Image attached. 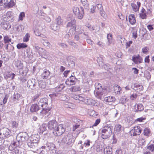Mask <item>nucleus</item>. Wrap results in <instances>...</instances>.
Here are the masks:
<instances>
[{"label": "nucleus", "instance_id": "1", "mask_svg": "<svg viewBox=\"0 0 154 154\" xmlns=\"http://www.w3.org/2000/svg\"><path fill=\"white\" fill-rule=\"evenodd\" d=\"M96 89L94 91V94L97 98L101 99L104 97L107 93V90L106 88H102L101 85L99 83L95 84Z\"/></svg>", "mask_w": 154, "mask_h": 154}, {"label": "nucleus", "instance_id": "2", "mask_svg": "<svg viewBox=\"0 0 154 154\" xmlns=\"http://www.w3.org/2000/svg\"><path fill=\"white\" fill-rule=\"evenodd\" d=\"M101 137L103 139H106L109 137L112 132V129L108 126L103 127L101 130Z\"/></svg>", "mask_w": 154, "mask_h": 154}, {"label": "nucleus", "instance_id": "3", "mask_svg": "<svg viewBox=\"0 0 154 154\" xmlns=\"http://www.w3.org/2000/svg\"><path fill=\"white\" fill-rule=\"evenodd\" d=\"M73 12L74 14L79 19H82L84 14V9L81 7L80 9L76 6H74L72 8Z\"/></svg>", "mask_w": 154, "mask_h": 154}, {"label": "nucleus", "instance_id": "4", "mask_svg": "<svg viewBox=\"0 0 154 154\" xmlns=\"http://www.w3.org/2000/svg\"><path fill=\"white\" fill-rule=\"evenodd\" d=\"M65 131V128L62 124L58 125L56 128L53 131L52 133L56 137L60 136L63 134Z\"/></svg>", "mask_w": 154, "mask_h": 154}, {"label": "nucleus", "instance_id": "5", "mask_svg": "<svg viewBox=\"0 0 154 154\" xmlns=\"http://www.w3.org/2000/svg\"><path fill=\"white\" fill-rule=\"evenodd\" d=\"M142 130V128L140 126H135L131 130L130 133L131 136L139 135Z\"/></svg>", "mask_w": 154, "mask_h": 154}, {"label": "nucleus", "instance_id": "6", "mask_svg": "<svg viewBox=\"0 0 154 154\" xmlns=\"http://www.w3.org/2000/svg\"><path fill=\"white\" fill-rule=\"evenodd\" d=\"M10 131L7 128H4L1 129L0 131V137L5 139L9 137Z\"/></svg>", "mask_w": 154, "mask_h": 154}, {"label": "nucleus", "instance_id": "7", "mask_svg": "<svg viewBox=\"0 0 154 154\" xmlns=\"http://www.w3.org/2000/svg\"><path fill=\"white\" fill-rule=\"evenodd\" d=\"M58 124L57 121L54 120L49 121L48 123V127L49 129L54 131L56 128Z\"/></svg>", "mask_w": 154, "mask_h": 154}, {"label": "nucleus", "instance_id": "8", "mask_svg": "<svg viewBox=\"0 0 154 154\" xmlns=\"http://www.w3.org/2000/svg\"><path fill=\"white\" fill-rule=\"evenodd\" d=\"M38 104L42 108L48 107V99L45 98L40 99L38 102Z\"/></svg>", "mask_w": 154, "mask_h": 154}, {"label": "nucleus", "instance_id": "9", "mask_svg": "<svg viewBox=\"0 0 154 154\" xmlns=\"http://www.w3.org/2000/svg\"><path fill=\"white\" fill-rule=\"evenodd\" d=\"M76 20L73 16L68 17V28L72 27V26H75Z\"/></svg>", "mask_w": 154, "mask_h": 154}, {"label": "nucleus", "instance_id": "10", "mask_svg": "<svg viewBox=\"0 0 154 154\" xmlns=\"http://www.w3.org/2000/svg\"><path fill=\"white\" fill-rule=\"evenodd\" d=\"M82 83L88 88L90 87L91 85L92 81L90 79L85 78V76L84 78L83 77H82Z\"/></svg>", "mask_w": 154, "mask_h": 154}, {"label": "nucleus", "instance_id": "11", "mask_svg": "<svg viewBox=\"0 0 154 154\" xmlns=\"http://www.w3.org/2000/svg\"><path fill=\"white\" fill-rule=\"evenodd\" d=\"M74 58L72 56H70L68 57V66L69 67L72 68L74 67Z\"/></svg>", "mask_w": 154, "mask_h": 154}, {"label": "nucleus", "instance_id": "12", "mask_svg": "<svg viewBox=\"0 0 154 154\" xmlns=\"http://www.w3.org/2000/svg\"><path fill=\"white\" fill-rule=\"evenodd\" d=\"M39 109V107L38 105L36 103H34L31 105L30 110L31 112H37Z\"/></svg>", "mask_w": 154, "mask_h": 154}, {"label": "nucleus", "instance_id": "13", "mask_svg": "<svg viewBox=\"0 0 154 154\" xmlns=\"http://www.w3.org/2000/svg\"><path fill=\"white\" fill-rule=\"evenodd\" d=\"M84 102L85 104L91 105H94L96 103V101L91 98L85 99Z\"/></svg>", "mask_w": 154, "mask_h": 154}, {"label": "nucleus", "instance_id": "14", "mask_svg": "<svg viewBox=\"0 0 154 154\" xmlns=\"http://www.w3.org/2000/svg\"><path fill=\"white\" fill-rule=\"evenodd\" d=\"M133 89L137 92H139L143 89V87L141 85L137 84H134Z\"/></svg>", "mask_w": 154, "mask_h": 154}, {"label": "nucleus", "instance_id": "15", "mask_svg": "<svg viewBox=\"0 0 154 154\" xmlns=\"http://www.w3.org/2000/svg\"><path fill=\"white\" fill-rule=\"evenodd\" d=\"M46 129V124H43L40 125L38 130L39 134H42Z\"/></svg>", "mask_w": 154, "mask_h": 154}, {"label": "nucleus", "instance_id": "16", "mask_svg": "<svg viewBox=\"0 0 154 154\" xmlns=\"http://www.w3.org/2000/svg\"><path fill=\"white\" fill-rule=\"evenodd\" d=\"M129 20L130 23L132 25L135 24L136 22L134 15L131 14L129 16Z\"/></svg>", "mask_w": 154, "mask_h": 154}, {"label": "nucleus", "instance_id": "17", "mask_svg": "<svg viewBox=\"0 0 154 154\" xmlns=\"http://www.w3.org/2000/svg\"><path fill=\"white\" fill-rule=\"evenodd\" d=\"M75 77L74 76L71 75L69 79H68V82H69L68 83V85H73L75 83Z\"/></svg>", "mask_w": 154, "mask_h": 154}, {"label": "nucleus", "instance_id": "18", "mask_svg": "<svg viewBox=\"0 0 154 154\" xmlns=\"http://www.w3.org/2000/svg\"><path fill=\"white\" fill-rule=\"evenodd\" d=\"M50 72L48 70L44 71L42 73V77L44 79H46L50 75Z\"/></svg>", "mask_w": 154, "mask_h": 154}, {"label": "nucleus", "instance_id": "19", "mask_svg": "<svg viewBox=\"0 0 154 154\" xmlns=\"http://www.w3.org/2000/svg\"><path fill=\"white\" fill-rule=\"evenodd\" d=\"M114 91L116 94H120L121 88L118 85H115L114 87Z\"/></svg>", "mask_w": 154, "mask_h": 154}, {"label": "nucleus", "instance_id": "20", "mask_svg": "<svg viewBox=\"0 0 154 154\" xmlns=\"http://www.w3.org/2000/svg\"><path fill=\"white\" fill-rule=\"evenodd\" d=\"M104 152L105 154H112V149L110 146H107L104 149Z\"/></svg>", "mask_w": 154, "mask_h": 154}, {"label": "nucleus", "instance_id": "21", "mask_svg": "<svg viewBox=\"0 0 154 154\" xmlns=\"http://www.w3.org/2000/svg\"><path fill=\"white\" fill-rule=\"evenodd\" d=\"M12 12L11 11H8L6 14L5 18L6 19V21H9L10 20V19H12Z\"/></svg>", "mask_w": 154, "mask_h": 154}, {"label": "nucleus", "instance_id": "22", "mask_svg": "<svg viewBox=\"0 0 154 154\" xmlns=\"http://www.w3.org/2000/svg\"><path fill=\"white\" fill-rule=\"evenodd\" d=\"M116 100L114 97L112 96L107 97L104 98V100L108 102H114Z\"/></svg>", "mask_w": 154, "mask_h": 154}, {"label": "nucleus", "instance_id": "23", "mask_svg": "<svg viewBox=\"0 0 154 154\" xmlns=\"http://www.w3.org/2000/svg\"><path fill=\"white\" fill-rule=\"evenodd\" d=\"M50 110V109L48 107L42 108V109L41 112V113L43 116L46 115L48 113V112Z\"/></svg>", "mask_w": 154, "mask_h": 154}, {"label": "nucleus", "instance_id": "24", "mask_svg": "<svg viewBox=\"0 0 154 154\" xmlns=\"http://www.w3.org/2000/svg\"><path fill=\"white\" fill-rule=\"evenodd\" d=\"M135 107L136 108V106H134V107ZM137 109H135V108H134V111L136 112H137L138 111H141L143 110L144 109V107L141 104H138L137 106Z\"/></svg>", "mask_w": 154, "mask_h": 154}, {"label": "nucleus", "instance_id": "25", "mask_svg": "<svg viewBox=\"0 0 154 154\" xmlns=\"http://www.w3.org/2000/svg\"><path fill=\"white\" fill-rule=\"evenodd\" d=\"M69 28H70L69 29V34H68V35H69V36H72V35L75 33V32L76 31V27L75 26H72V27H70Z\"/></svg>", "mask_w": 154, "mask_h": 154}, {"label": "nucleus", "instance_id": "26", "mask_svg": "<svg viewBox=\"0 0 154 154\" xmlns=\"http://www.w3.org/2000/svg\"><path fill=\"white\" fill-rule=\"evenodd\" d=\"M15 5L14 2L13 0H11L8 3H6V5H5V8H11L13 7Z\"/></svg>", "mask_w": 154, "mask_h": 154}, {"label": "nucleus", "instance_id": "27", "mask_svg": "<svg viewBox=\"0 0 154 154\" xmlns=\"http://www.w3.org/2000/svg\"><path fill=\"white\" fill-rule=\"evenodd\" d=\"M151 132V131L149 129L146 128L143 130V134L144 136L148 137L150 135Z\"/></svg>", "mask_w": 154, "mask_h": 154}, {"label": "nucleus", "instance_id": "28", "mask_svg": "<svg viewBox=\"0 0 154 154\" xmlns=\"http://www.w3.org/2000/svg\"><path fill=\"white\" fill-rule=\"evenodd\" d=\"M17 47L18 49L25 48L27 47V45L25 43H20L18 44L17 45Z\"/></svg>", "mask_w": 154, "mask_h": 154}, {"label": "nucleus", "instance_id": "29", "mask_svg": "<svg viewBox=\"0 0 154 154\" xmlns=\"http://www.w3.org/2000/svg\"><path fill=\"white\" fill-rule=\"evenodd\" d=\"M3 40L5 44L11 42V39L8 35L5 36L4 37Z\"/></svg>", "mask_w": 154, "mask_h": 154}, {"label": "nucleus", "instance_id": "30", "mask_svg": "<svg viewBox=\"0 0 154 154\" xmlns=\"http://www.w3.org/2000/svg\"><path fill=\"white\" fill-rule=\"evenodd\" d=\"M64 86L63 85H60L59 86H57L55 88L56 92L58 93L61 91L63 89Z\"/></svg>", "mask_w": 154, "mask_h": 154}, {"label": "nucleus", "instance_id": "31", "mask_svg": "<svg viewBox=\"0 0 154 154\" xmlns=\"http://www.w3.org/2000/svg\"><path fill=\"white\" fill-rule=\"evenodd\" d=\"M82 3V5L84 7V8L85 9H88L89 4L88 3V1L87 0H81Z\"/></svg>", "mask_w": 154, "mask_h": 154}, {"label": "nucleus", "instance_id": "32", "mask_svg": "<svg viewBox=\"0 0 154 154\" xmlns=\"http://www.w3.org/2000/svg\"><path fill=\"white\" fill-rule=\"evenodd\" d=\"M1 26L4 29H7L9 28L10 27L9 26L8 24L5 22H3L1 23Z\"/></svg>", "mask_w": 154, "mask_h": 154}, {"label": "nucleus", "instance_id": "33", "mask_svg": "<svg viewBox=\"0 0 154 154\" xmlns=\"http://www.w3.org/2000/svg\"><path fill=\"white\" fill-rule=\"evenodd\" d=\"M112 34L109 33L107 35V38L108 39V45H110V44L112 43Z\"/></svg>", "mask_w": 154, "mask_h": 154}, {"label": "nucleus", "instance_id": "34", "mask_svg": "<svg viewBox=\"0 0 154 154\" xmlns=\"http://www.w3.org/2000/svg\"><path fill=\"white\" fill-rule=\"evenodd\" d=\"M25 17V14L24 12H21L19 15L18 20L22 21L23 19Z\"/></svg>", "mask_w": 154, "mask_h": 154}, {"label": "nucleus", "instance_id": "35", "mask_svg": "<svg viewBox=\"0 0 154 154\" xmlns=\"http://www.w3.org/2000/svg\"><path fill=\"white\" fill-rule=\"evenodd\" d=\"M30 37V35L28 33H27L23 38V41L24 42H27L29 40Z\"/></svg>", "mask_w": 154, "mask_h": 154}, {"label": "nucleus", "instance_id": "36", "mask_svg": "<svg viewBox=\"0 0 154 154\" xmlns=\"http://www.w3.org/2000/svg\"><path fill=\"white\" fill-rule=\"evenodd\" d=\"M80 90V87L77 86H74L71 87L70 90L72 92H75L79 91Z\"/></svg>", "mask_w": 154, "mask_h": 154}, {"label": "nucleus", "instance_id": "37", "mask_svg": "<svg viewBox=\"0 0 154 154\" xmlns=\"http://www.w3.org/2000/svg\"><path fill=\"white\" fill-rule=\"evenodd\" d=\"M56 23L58 25H61L62 24L63 21L60 17L59 16L56 19Z\"/></svg>", "mask_w": 154, "mask_h": 154}, {"label": "nucleus", "instance_id": "38", "mask_svg": "<svg viewBox=\"0 0 154 154\" xmlns=\"http://www.w3.org/2000/svg\"><path fill=\"white\" fill-rule=\"evenodd\" d=\"M131 7L133 8V10L135 12H137L139 10V7H137V6L135 4L132 3Z\"/></svg>", "mask_w": 154, "mask_h": 154}, {"label": "nucleus", "instance_id": "39", "mask_svg": "<svg viewBox=\"0 0 154 154\" xmlns=\"http://www.w3.org/2000/svg\"><path fill=\"white\" fill-rule=\"evenodd\" d=\"M12 128H16L18 126V123L15 121H12L11 123Z\"/></svg>", "mask_w": 154, "mask_h": 154}, {"label": "nucleus", "instance_id": "40", "mask_svg": "<svg viewBox=\"0 0 154 154\" xmlns=\"http://www.w3.org/2000/svg\"><path fill=\"white\" fill-rule=\"evenodd\" d=\"M128 99L125 97H122L120 100V102L122 104H124L128 101Z\"/></svg>", "mask_w": 154, "mask_h": 154}, {"label": "nucleus", "instance_id": "41", "mask_svg": "<svg viewBox=\"0 0 154 154\" xmlns=\"http://www.w3.org/2000/svg\"><path fill=\"white\" fill-rule=\"evenodd\" d=\"M77 30L76 32L79 34H82L84 32L83 29H82L81 26H78V28H77Z\"/></svg>", "mask_w": 154, "mask_h": 154}, {"label": "nucleus", "instance_id": "42", "mask_svg": "<svg viewBox=\"0 0 154 154\" xmlns=\"http://www.w3.org/2000/svg\"><path fill=\"white\" fill-rule=\"evenodd\" d=\"M11 75L10 72H5L4 74V77L5 79H8V78L11 77Z\"/></svg>", "mask_w": 154, "mask_h": 154}, {"label": "nucleus", "instance_id": "43", "mask_svg": "<svg viewBox=\"0 0 154 154\" xmlns=\"http://www.w3.org/2000/svg\"><path fill=\"white\" fill-rule=\"evenodd\" d=\"M68 141H69L68 145L72 146L75 141V140L73 137H72L71 138L69 139Z\"/></svg>", "mask_w": 154, "mask_h": 154}, {"label": "nucleus", "instance_id": "44", "mask_svg": "<svg viewBox=\"0 0 154 154\" xmlns=\"http://www.w3.org/2000/svg\"><path fill=\"white\" fill-rule=\"evenodd\" d=\"M122 126L120 125H117L115 126V130L118 132H119L121 131Z\"/></svg>", "mask_w": 154, "mask_h": 154}, {"label": "nucleus", "instance_id": "45", "mask_svg": "<svg viewBox=\"0 0 154 154\" xmlns=\"http://www.w3.org/2000/svg\"><path fill=\"white\" fill-rule=\"evenodd\" d=\"M90 115L93 117H96L97 115V114L94 110H92L90 112Z\"/></svg>", "mask_w": 154, "mask_h": 154}, {"label": "nucleus", "instance_id": "46", "mask_svg": "<svg viewBox=\"0 0 154 154\" xmlns=\"http://www.w3.org/2000/svg\"><path fill=\"white\" fill-rule=\"evenodd\" d=\"M145 142V140L144 139L141 138L139 139L138 140V143L140 145H144Z\"/></svg>", "mask_w": 154, "mask_h": 154}, {"label": "nucleus", "instance_id": "47", "mask_svg": "<svg viewBox=\"0 0 154 154\" xmlns=\"http://www.w3.org/2000/svg\"><path fill=\"white\" fill-rule=\"evenodd\" d=\"M100 13L101 16L104 18L106 19L107 17V16L105 12L103 10L100 11Z\"/></svg>", "mask_w": 154, "mask_h": 154}, {"label": "nucleus", "instance_id": "48", "mask_svg": "<svg viewBox=\"0 0 154 154\" xmlns=\"http://www.w3.org/2000/svg\"><path fill=\"white\" fill-rule=\"evenodd\" d=\"M147 149L153 152L154 151V145L152 144L147 146Z\"/></svg>", "mask_w": 154, "mask_h": 154}, {"label": "nucleus", "instance_id": "49", "mask_svg": "<svg viewBox=\"0 0 154 154\" xmlns=\"http://www.w3.org/2000/svg\"><path fill=\"white\" fill-rule=\"evenodd\" d=\"M7 2L8 1L7 0H0V6H5Z\"/></svg>", "mask_w": 154, "mask_h": 154}, {"label": "nucleus", "instance_id": "50", "mask_svg": "<svg viewBox=\"0 0 154 154\" xmlns=\"http://www.w3.org/2000/svg\"><path fill=\"white\" fill-rule=\"evenodd\" d=\"M145 118H143V117H140L138 118H137L135 120V122H142L143 120H144L146 119Z\"/></svg>", "mask_w": 154, "mask_h": 154}, {"label": "nucleus", "instance_id": "51", "mask_svg": "<svg viewBox=\"0 0 154 154\" xmlns=\"http://www.w3.org/2000/svg\"><path fill=\"white\" fill-rule=\"evenodd\" d=\"M132 29H134V31L133 32V37L134 38L136 39L137 37V30L134 29V28H133Z\"/></svg>", "mask_w": 154, "mask_h": 154}, {"label": "nucleus", "instance_id": "52", "mask_svg": "<svg viewBox=\"0 0 154 154\" xmlns=\"http://www.w3.org/2000/svg\"><path fill=\"white\" fill-rule=\"evenodd\" d=\"M149 49L147 47H145L142 48V51L144 54H146L149 51Z\"/></svg>", "mask_w": 154, "mask_h": 154}, {"label": "nucleus", "instance_id": "53", "mask_svg": "<svg viewBox=\"0 0 154 154\" xmlns=\"http://www.w3.org/2000/svg\"><path fill=\"white\" fill-rule=\"evenodd\" d=\"M15 143H13L12 144H11L9 146V149L11 150H13L14 149V148L16 147L15 146Z\"/></svg>", "mask_w": 154, "mask_h": 154}, {"label": "nucleus", "instance_id": "54", "mask_svg": "<svg viewBox=\"0 0 154 154\" xmlns=\"http://www.w3.org/2000/svg\"><path fill=\"white\" fill-rule=\"evenodd\" d=\"M100 119H98L95 121V122L93 125V126H97L100 122Z\"/></svg>", "mask_w": 154, "mask_h": 154}, {"label": "nucleus", "instance_id": "55", "mask_svg": "<svg viewBox=\"0 0 154 154\" xmlns=\"http://www.w3.org/2000/svg\"><path fill=\"white\" fill-rule=\"evenodd\" d=\"M132 118L130 116H128L126 118V121H127L128 122L130 123L131 122V121L132 120Z\"/></svg>", "mask_w": 154, "mask_h": 154}, {"label": "nucleus", "instance_id": "56", "mask_svg": "<svg viewBox=\"0 0 154 154\" xmlns=\"http://www.w3.org/2000/svg\"><path fill=\"white\" fill-rule=\"evenodd\" d=\"M40 96V94H37L35 95L34 97L32 99V100L33 101H35L37 99L39 98V96Z\"/></svg>", "mask_w": 154, "mask_h": 154}, {"label": "nucleus", "instance_id": "57", "mask_svg": "<svg viewBox=\"0 0 154 154\" xmlns=\"http://www.w3.org/2000/svg\"><path fill=\"white\" fill-rule=\"evenodd\" d=\"M2 100H0V112H1L3 111L4 107V105L2 104Z\"/></svg>", "mask_w": 154, "mask_h": 154}, {"label": "nucleus", "instance_id": "58", "mask_svg": "<svg viewBox=\"0 0 154 154\" xmlns=\"http://www.w3.org/2000/svg\"><path fill=\"white\" fill-rule=\"evenodd\" d=\"M140 17L142 19H146V15L145 13H141L140 14Z\"/></svg>", "mask_w": 154, "mask_h": 154}, {"label": "nucleus", "instance_id": "59", "mask_svg": "<svg viewBox=\"0 0 154 154\" xmlns=\"http://www.w3.org/2000/svg\"><path fill=\"white\" fill-rule=\"evenodd\" d=\"M44 45L45 46H48L49 48H50L51 47V45L50 43L47 41H45V42L44 44Z\"/></svg>", "mask_w": 154, "mask_h": 154}, {"label": "nucleus", "instance_id": "60", "mask_svg": "<svg viewBox=\"0 0 154 154\" xmlns=\"http://www.w3.org/2000/svg\"><path fill=\"white\" fill-rule=\"evenodd\" d=\"M132 69L134 70V74H138L139 70L136 68H133Z\"/></svg>", "mask_w": 154, "mask_h": 154}, {"label": "nucleus", "instance_id": "61", "mask_svg": "<svg viewBox=\"0 0 154 154\" xmlns=\"http://www.w3.org/2000/svg\"><path fill=\"white\" fill-rule=\"evenodd\" d=\"M132 43V42L131 41H129L126 43V48H128L130 47L131 44Z\"/></svg>", "mask_w": 154, "mask_h": 154}, {"label": "nucleus", "instance_id": "62", "mask_svg": "<svg viewBox=\"0 0 154 154\" xmlns=\"http://www.w3.org/2000/svg\"><path fill=\"white\" fill-rule=\"evenodd\" d=\"M96 150L97 152H100V150H101L100 146L99 145H97L96 146Z\"/></svg>", "mask_w": 154, "mask_h": 154}, {"label": "nucleus", "instance_id": "63", "mask_svg": "<svg viewBox=\"0 0 154 154\" xmlns=\"http://www.w3.org/2000/svg\"><path fill=\"white\" fill-rule=\"evenodd\" d=\"M149 56H146L145 59V62L146 63H149Z\"/></svg>", "mask_w": 154, "mask_h": 154}, {"label": "nucleus", "instance_id": "64", "mask_svg": "<svg viewBox=\"0 0 154 154\" xmlns=\"http://www.w3.org/2000/svg\"><path fill=\"white\" fill-rule=\"evenodd\" d=\"M115 154H123L122 150L120 149L117 150Z\"/></svg>", "mask_w": 154, "mask_h": 154}]
</instances>
